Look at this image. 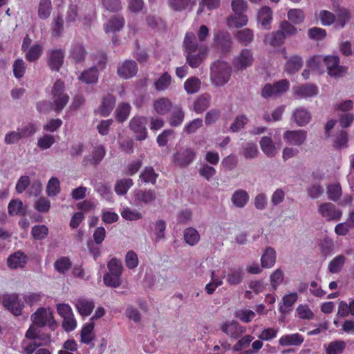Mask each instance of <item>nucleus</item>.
I'll use <instances>...</instances> for the list:
<instances>
[{
    "label": "nucleus",
    "mask_w": 354,
    "mask_h": 354,
    "mask_svg": "<svg viewBox=\"0 0 354 354\" xmlns=\"http://www.w3.org/2000/svg\"><path fill=\"white\" fill-rule=\"evenodd\" d=\"M184 47L187 53V62L192 68L198 67L205 57L207 48L198 47L196 37L193 32H187L184 39Z\"/></svg>",
    "instance_id": "obj_1"
},
{
    "label": "nucleus",
    "mask_w": 354,
    "mask_h": 354,
    "mask_svg": "<svg viewBox=\"0 0 354 354\" xmlns=\"http://www.w3.org/2000/svg\"><path fill=\"white\" fill-rule=\"evenodd\" d=\"M231 76V67L225 62L218 61L211 67L210 77L212 84L216 86L225 85Z\"/></svg>",
    "instance_id": "obj_2"
},
{
    "label": "nucleus",
    "mask_w": 354,
    "mask_h": 354,
    "mask_svg": "<svg viewBox=\"0 0 354 354\" xmlns=\"http://www.w3.org/2000/svg\"><path fill=\"white\" fill-rule=\"evenodd\" d=\"M53 100L55 109L59 112L62 111L68 103L69 97L64 93V84L62 81H57L52 88Z\"/></svg>",
    "instance_id": "obj_3"
},
{
    "label": "nucleus",
    "mask_w": 354,
    "mask_h": 354,
    "mask_svg": "<svg viewBox=\"0 0 354 354\" xmlns=\"http://www.w3.org/2000/svg\"><path fill=\"white\" fill-rule=\"evenodd\" d=\"M3 306L15 316H19L24 307L23 301L18 294H6L2 297Z\"/></svg>",
    "instance_id": "obj_4"
},
{
    "label": "nucleus",
    "mask_w": 354,
    "mask_h": 354,
    "mask_svg": "<svg viewBox=\"0 0 354 354\" xmlns=\"http://www.w3.org/2000/svg\"><path fill=\"white\" fill-rule=\"evenodd\" d=\"M253 53L251 50L243 49L233 60V66L236 71H243L252 65Z\"/></svg>",
    "instance_id": "obj_5"
},
{
    "label": "nucleus",
    "mask_w": 354,
    "mask_h": 354,
    "mask_svg": "<svg viewBox=\"0 0 354 354\" xmlns=\"http://www.w3.org/2000/svg\"><path fill=\"white\" fill-rule=\"evenodd\" d=\"M290 86L288 80H282L274 84H267L261 91V95L264 97H270L276 95H281L286 92Z\"/></svg>",
    "instance_id": "obj_6"
},
{
    "label": "nucleus",
    "mask_w": 354,
    "mask_h": 354,
    "mask_svg": "<svg viewBox=\"0 0 354 354\" xmlns=\"http://www.w3.org/2000/svg\"><path fill=\"white\" fill-rule=\"evenodd\" d=\"M221 330L230 338L236 339L245 332V327L232 320L222 324Z\"/></svg>",
    "instance_id": "obj_7"
},
{
    "label": "nucleus",
    "mask_w": 354,
    "mask_h": 354,
    "mask_svg": "<svg viewBox=\"0 0 354 354\" xmlns=\"http://www.w3.org/2000/svg\"><path fill=\"white\" fill-rule=\"evenodd\" d=\"M319 213L327 221H339L342 212L336 208L335 205L330 203H322L318 209Z\"/></svg>",
    "instance_id": "obj_8"
},
{
    "label": "nucleus",
    "mask_w": 354,
    "mask_h": 354,
    "mask_svg": "<svg viewBox=\"0 0 354 354\" xmlns=\"http://www.w3.org/2000/svg\"><path fill=\"white\" fill-rule=\"evenodd\" d=\"M272 21V11L268 6H263L257 13V23L263 30H270Z\"/></svg>",
    "instance_id": "obj_9"
},
{
    "label": "nucleus",
    "mask_w": 354,
    "mask_h": 354,
    "mask_svg": "<svg viewBox=\"0 0 354 354\" xmlns=\"http://www.w3.org/2000/svg\"><path fill=\"white\" fill-rule=\"evenodd\" d=\"M146 124L147 119L144 117L133 118L130 122L131 128L139 140H145L147 138Z\"/></svg>",
    "instance_id": "obj_10"
},
{
    "label": "nucleus",
    "mask_w": 354,
    "mask_h": 354,
    "mask_svg": "<svg viewBox=\"0 0 354 354\" xmlns=\"http://www.w3.org/2000/svg\"><path fill=\"white\" fill-rule=\"evenodd\" d=\"M74 305L77 312L83 317L89 316L95 308V304L92 299L84 297L75 299Z\"/></svg>",
    "instance_id": "obj_11"
},
{
    "label": "nucleus",
    "mask_w": 354,
    "mask_h": 354,
    "mask_svg": "<svg viewBox=\"0 0 354 354\" xmlns=\"http://www.w3.org/2000/svg\"><path fill=\"white\" fill-rule=\"evenodd\" d=\"M28 261V257L21 251L10 254L7 259V265L11 269L24 268Z\"/></svg>",
    "instance_id": "obj_12"
},
{
    "label": "nucleus",
    "mask_w": 354,
    "mask_h": 354,
    "mask_svg": "<svg viewBox=\"0 0 354 354\" xmlns=\"http://www.w3.org/2000/svg\"><path fill=\"white\" fill-rule=\"evenodd\" d=\"M138 71L137 65L132 60H127L119 65L118 74L122 78L127 79L134 76Z\"/></svg>",
    "instance_id": "obj_13"
},
{
    "label": "nucleus",
    "mask_w": 354,
    "mask_h": 354,
    "mask_svg": "<svg viewBox=\"0 0 354 354\" xmlns=\"http://www.w3.org/2000/svg\"><path fill=\"white\" fill-rule=\"evenodd\" d=\"M33 324L38 327H44L50 319L53 320L51 313H48L45 308H39L32 316Z\"/></svg>",
    "instance_id": "obj_14"
},
{
    "label": "nucleus",
    "mask_w": 354,
    "mask_h": 354,
    "mask_svg": "<svg viewBox=\"0 0 354 354\" xmlns=\"http://www.w3.org/2000/svg\"><path fill=\"white\" fill-rule=\"evenodd\" d=\"M304 341V337L299 333H292L282 335L279 339V344L282 346H300Z\"/></svg>",
    "instance_id": "obj_15"
},
{
    "label": "nucleus",
    "mask_w": 354,
    "mask_h": 354,
    "mask_svg": "<svg viewBox=\"0 0 354 354\" xmlns=\"http://www.w3.org/2000/svg\"><path fill=\"white\" fill-rule=\"evenodd\" d=\"M243 270L240 266H234L229 268L226 275V281L231 286H236L241 283L243 279Z\"/></svg>",
    "instance_id": "obj_16"
},
{
    "label": "nucleus",
    "mask_w": 354,
    "mask_h": 354,
    "mask_svg": "<svg viewBox=\"0 0 354 354\" xmlns=\"http://www.w3.org/2000/svg\"><path fill=\"white\" fill-rule=\"evenodd\" d=\"M285 140L291 145H299L306 138V132L304 130L288 131L284 133Z\"/></svg>",
    "instance_id": "obj_17"
},
{
    "label": "nucleus",
    "mask_w": 354,
    "mask_h": 354,
    "mask_svg": "<svg viewBox=\"0 0 354 354\" xmlns=\"http://www.w3.org/2000/svg\"><path fill=\"white\" fill-rule=\"evenodd\" d=\"M115 103V97L111 95H108L102 99L101 104L98 107L97 112L102 116L106 117L113 110Z\"/></svg>",
    "instance_id": "obj_18"
},
{
    "label": "nucleus",
    "mask_w": 354,
    "mask_h": 354,
    "mask_svg": "<svg viewBox=\"0 0 354 354\" xmlns=\"http://www.w3.org/2000/svg\"><path fill=\"white\" fill-rule=\"evenodd\" d=\"M284 34L279 30L267 34L264 38V43L271 46H279L285 41Z\"/></svg>",
    "instance_id": "obj_19"
},
{
    "label": "nucleus",
    "mask_w": 354,
    "mask_h": 354,
    "mask_svg": "<svg viewBox=\"0 0 354 354\" xmlns=\"http://www.w3.org/2000/svg\"><path fill=\"white\" fill-rule=\"evenodd\" d=\"M135 199L138 203L147 204L156 201V194L153 189H139L135 193Z\"/></svg>",
    "instance_id": "obj_20"
},
{
    "label": "nucleus",
    "mask_w": 354,
    "mask_h": 354,
    "mask_svg": "<svg viewBox=\"0 0 354 354\" xmlns=\"http://www.w3.org/2000/svg\"><path fill=\"white\" fill-rule=\"evenodd\" d=\"M64 53L62 50H53L49 57L48 65L52 70L58 71L64 62Z\"/></svg>",
    "instance_id": "obj_21"
},
{
    "label": "nucleus",
    "mask_w": 354,
    "mask_h": 354,
    "mask_svg": "<svg viewBox=\"0 0 354 354\" xmlns=\"http://www.w3.org/2000/svg\"><path fill=\"white\" fill-rule=\"evenodd\" d=\"M124 19L120 16H115L111 18L104 25V30L106 33H115L120 31L124 26Z\"/></svg>",
    "instance_id": "obj_22"
},
{
    "label": "nucleus",
    "mask_w": 354,
    "mask_h": 354,
    "mask_svg": "<svg viewBox=\"0 0 354 354\" xmlns=\"http://www.w3.org/2000/svg\"><path fill=\"white\" fill-rule=\"evenodd\" d=\"M153 106L158 114L165 115L171 109L172 103L167 97H160L153 102Z\"/></svg>",
    "instance_id": "obj_23"
},
{
    "label": "nucleus",
    "mask_w": 354,
    "mask_h": 354,
    "mask_svg": "<svg viewBox=\"0 0 354 354\" xmlns=\"http://www.w3.org/2000/svg\"><path fill=\"white\" fill-rule=\"evenodd\" d=\"M95 327V323L93 322H89L82 326L81 330V342L86 344H90L95 338L93 330Z\"/></svg>",
    "instance_id": "obj_24"
},
{
    "label": "nucleus",
    "mask_w": 354,
    "mask_h": 354,
    "mask_svg": "<svg viewBox=\"0 0 354 354\" xmlns=\"http://www.w3.org/2000/svg\"><path fill=\"white\" fill-rule=\"evenodd\" d=\"M261 262L263 268H272L276 262V252L274 249L268 247L261 256Z\"/></svg>",
    "instance_id": "obj_25"
},
{
    "label": "nucleus",
    "mask_w": 354,
    "mask_h": 354,
    "mask_svg": "<svg viewBox=\"0 0 354 354\" xmlns=\"http://www.w3.org/2000/svg\"><path fill=\"white\" fill-rule=\"evenodd\" d=\"M248 19L243 13H234L228 17L227 25L232 28H241L247 25Z\"/></svg>",
    "instance_id": "obj_26"
},
{
    "label": "nucleus",
    "mask_w": 354,
    "mask_h": 354,
    "mask_svg": "<svg viewBox=\"0 0 354 354\" xmlns=\"http://www.w3.org/2000/svg\"><path fill=\"white\" fill-rule=\"evenodd\" d=\"M232 202L237 207L242 208L249 201V194L245 190L238 189L232 196Z\"/></svg>",
    "instance_id": "obj_27"
},
{
    "label": "nucleus",
    "mask_w": 354,
    "mask_h": 354,
    "mask_svg": "<svg viewBox=\"0 0 354 354\" xmlns=\"http://www.w3.org/2000/svg\"><path fill=\"white\" fill-rule=\"evenodd\" d=\"M303 65L302 59L298 55H294L287 61L284 69L289 74L297 73Z\"/></svg>",
    "instance_id": "obj_28"
},
{
    "label": "nucleus",
    "mask_w": 354,
    "mask_h": 354,
    "mask_svg": "<svg viewBox=\"0 0 354 354\" xmlns=\"http://www.w3.org/2000/svg\"><path fill=\"white\" fill-rule=\"evenodd\" d=\"M8 209L10 216H24L26 214V209L22 201L19 199L11 200L8 204Z\"/></svg>",
    "instance_id": "obj_29"
},
{
    "label": "nucleus",
    "mask_w": 354,
    "mask_h": 354,
    "mask_svg": "<svg viewBox=\"0 0 354 354\" xmlns=\"http://www.w3.org/2000/svg\"><path fill=\"white\" fill-rule=\"evenodd\" d=\"M72 261L68 257H61L54 263V268L59 273L65 274L72 267Z\"/></svg>",
    "instance_id": "obj_30"
},
{
    "label": "nucleus",
    "mask_w": 354,
    "mask_h": 354,
    "mask_svg": "<svg viewBox=\"0 0 354 354\" xmlns=\"http://www.w3.org/2000/svg\"><path fill=\"white\" fill-rule=\"evenodd\" d=\"M295 94L299 97H310L317 94V88L314 85H302L295 89Z\"/></svg>",
    "instance_id": "obj_31"
},
{
    "label": "nucleus",
    "mask_w": 354,
    "mask_h": 354,
    "mask_svg": "<svg viewBox=\"0 0 354 354\" xmlns=\"http://www.w3.org/2000/svg\"><path fill=\"white\" fill-rule=\"evenodd\" d=\"M287 18L289 21L295 25L302 24L305 20V14L301 9L292 8L287 13Z\"/></svg>",
    "instance_id": "obj_32"
},
{
    "label": "nucleus",
    "mask_w": 354,
    "mask_h": 354,
    "mask_svg": "<svg viewBox=\"0 0 354 354\" xmlns=\"http://www.w3.org/2000/svg\"><path fill=\"white\" fill-rule=\"evenodd\" d=\"M184 239L187 244L194 246L196 245L200 240V234L198 231L193 227H188L184 230Z\"/></svg>",
    "instance_id": "obj_33"
},
{
    "label": "nucleus",
    "mask_w": 354,
    "mask_h": 354,
    "mask_svg": "<svg viewBox=\"0 0 354 354\" xmlns=\"http://www.w3.org/2000/svg\"><path fill=\"white\" fill-rule=\"evenodd\" d=\"M324 57L322 55H315L310 58L307 62V67L310 71H315L318 74L323 73L322 64H324Z\"/></svg>",
    "instance_id": "obj_34"
},
{
    "label": "nucleus",
    "mask_w": 354,
    "mask_h": 354,
    "mask_svg": "<svg viewBox=\"0 0 354 354\" xmlns=\"http://www.w3.org/2000/svg\"><path fill=\"white\" fill-rule=\"evenodd\" d=\"M346 348L343 340H335L330 342L326 348V354H342Z\"/></svg>",
    "instance_id": "obj_35"
},
{
    "label": "nucleus",
    "mask_w": 354,
    "mask_h": 354,
    "mask_svg": "<svg viewBox=\"0 0 354 354\" xmlns=\"http://www.w3.org/2000/svg\"><path fill=\"white\" fill-rule=\"evenodd\" d=\"M21 353L22 354H33L36 352L38 348L41 346V343L34 341L24 339L21 342Z\"/></svg>",
    "instance_id": "obj_36"
},
{
    "label": "nucleus",
    "mask_w": 354,
    "mask_h": 354,
    "mask_svg": "<svg viewBox=\"0 0 354 354\" xmlns=\"http://www.w3.org/2000/svg\"><path fill=\"white\" fill-rule=\"evenodd\" d=\"M346 261L344 255L339 254L333 259L328 264V270L331 273H338L341 271Z\"/></svg>",
    "instance_id": "obj_37"
},
{
    "label": "nucleus",
    "mask_w": 354,
    "mask_h": 354,
    "mask_svg": "<svg viewBox=\"0 0 354 354\" xmlns=\"http://www.w3.org/2000/svg\"><path fill=\"white\" fill-rule=\"evenodd\" d=\"M133 184V183L130 178L118 180L115 184V192L118 195H124Z\"/></svg>",
    "instance_id": "obj_38"
},
{
    "label": "nucleus",
    "mask_w": 354,
    "mask_h": 354,
    "mask_svg": "<svg viewBox=\"0 0 354 354\" xmlns=\"http://www.w3.org/2000/svg\"><path fill=\"white\" fill-rule=\"evenodd\" d=\"M171 82V77L167 73H165L158 77L154 82L155 88L157 91H162L166 90Z\"/></svg>",
    "instance_id": "obj_39"
},
{
    "label": "nucleus",
    "mask_w": 354,
    "mask_h": 354,
    "mask_svg": "<svg viewBox=\"0 0 354 354\" xmlns=\"http://www.w3.org/2000/svg\"><path fill=\"white\" fill-rule=\"evenodd\" d=\"M103 281L107 287L118 288L121 283V276L106 272L103 276Z\"/></svg>",
    "instance_id": "obj_40"
},
{
    "label": "nucleus",
    "mask_w": 354,
    "mask_h": 354,
    "mask_svg": "<svg viewBox=\"0 0 354 354\" xmlns=\"http://www.w3.org/2000/svg\"><path fill=\"white\" fill-rule=\"evenodd\" d=\"M43 52V48L40 44H34L26 51V58L30 62L37 59Z\"/></svg>",
    "instance_id": "obj_41"
},
{
    "label": "nucleus",
    "mask_w": 354,
    "mask_h": 354,
    "mask_svg": "<svg viewBox=\"0 0 354 354\" xmlns=\"http://www.w3.org/2000/svg\"><path fill=\"white\" fill-rule=\"evenodd\" d=\"M310 114L304 109H297L294 113V119L299 126H304L310 120Z\"/></svg>",
    "instance_id": "obj_42"
},
{
    "label": "nucleus",
    "mask_w": 354,
    "mask_h": 354,
    "mask_svg": "<svg viewBox=\"0 0 354 354\" xmlns=\"http://www.w3.org/2000/svg\"><path fill=\"white\" fill-rule=\"evenodd\" d=\"M254 337L250 335H246L239 339L236 343L233 346L232 350L234 352L243 351V350L249 347L250 343L254 339Z\"/></svg>",
    "instance_id": "obj_43"
},
{
    "label": "nucleus",
    "mask_w": 354,
    "mask_h": 354,
    "mask_svg": "<svg viewBox=\"0 0 354 354\" xmlns=\"http://www.w3.org/2000/svg\"><path fill=\"white\" fill-rule=\"evenodd\" d=\"M236 37L239 42L247 46L253 40V31L249 28L243 29L237 32Z\"/></svg>",
    "instance_id": "obj_44"
},
{
    "label": "nucleus",
    "mask_w": 354,
    "mask_h": 354,
    "mask_svg": "<svg viewBox=\"0 0 354 354\" xmlns=\"http://www.w3.org/2000/svg\"><path fill=\"white\" fill-rule=\"evenodd\" d=\"M109 273L122 276L123 266L122 261L116 258H112L107 263Z\"/></svg>",
    "instance_id": "obj_45"
},
{
    "label": "nucleus",
    "mask_w": 354,
    "mask_h": 354,
    "mask_svg": "<svg viewBox=\"0 0 354 354\" xmlns=\"http://www.w3.org/2000/svg\"><path fill=\"white\" fill-rule=\"evenodd\" d=\"M201 81L196 77L188 78L184 83L185 90L187 93H194L201 88Z\"/></svg>",
    "instance_id": "obj_46"
},
{
    "label": "nucleus",
    "mask_w": 354,
    "mask_h": 354,
    "mask_svg": "<svg viewBox=\"0 0 354 354\" xmlns=\"http://www.w3.org/2000/svg\"><path fill=\"white\" fill-rule=\"evenodd\" d=\"M131 106L129 104L123 103L120 104L115 111V118L119 122L126 120L130 113Z\"/></svg>",
    "instance_id": "obj_47"
},
{
    "label": "nucleus",
    "mask_w": 354,
    "mask_h": 354,
    "mask_svg": "<svg viewBox=\"0 0 354 354\" xmlns=\"http://www.w3.org/2000/svg\"><path fill=\"white\" fill-rule=\"evenodd\" d=\"M59 180L56 177H52L47 185L46 193L50 197L57 195L60 192Z\"/></svg>",
    "instance_id": "obj_48"
},
{
    "label": "nucleus",
    "mask_w": 354,
    "mask_h": 354,
    "mask_svg": "<svg viewBox=\"0 0 354 354\" xmlns=\"http://www.w3.org/2000/svg\"><path fill=\"white\" fill-rule=\"evenodd\" d=\"M279 30L283 32L285 38L286 36H295L298 32V29L287 20H283L280 23Z\"/></svg>",
    "instance_id": "obj_49"
},
{
    "label": "nucleus",
    "mask_w": 354,
    "mask_h": 354,
    "mask_svg": "<svg viewBox=\"0 0 354 354\" xmlns=\"http://www.w3.org/2000/svg\"><path fill=\"white\" fill-rule=\"evenodd\" d=\"M296 312L299 318L301 319H313L315 317L314 313L307 304H300L297 306Z\"/></svg>",
    "instance_id": "obj_50"
},
{
    "label": "nucleus",
    "mask_w": 354,
    "mask_h": 354,
    "mask_svg": "<svg viewBox=\"0 0 354 354\" xmlns=\"http://www.w3.org/2000/svg\"><path fill=\"white\" fill-rule=\"evenodd\" d=\"M214 41L221 47L230 48L232 44V39L227 32H220L216 34Z\"/></svg>",
    "instance_id": "obj_51"
},
{
    "label": "nucleus",
    "mask_w": 354,
    "mask_h": 354,
    "mask_svg": "<svg viewBox=\"0 0 354 354\" xmlns=\"http://www.w3.org/2000/svg\"><path fill=\"white\" fill-rule=\"evenodd\" d=\"M82 82L87 84L95 82L98 79L97 71L95 68H91L82 73L80 78Z\"/></svg>",
    "instance_id": "obj_52"
},
{
    "label": "nucleus",
    "mask_w": 354,
    "mask_h": 354,
    "mask_svg": "<svg viewBox=\"0 0 354 354\" xmlns=\"http://www.w3.org/2000/svg\"><path fill=\"white\" fill-rule=\"evenodd\" d=\"M184 113L179 107H176L169 118V124L171 127L180 126L184 120Z\"/></svg>",
    "instance_id": "obj_53"
},
{
    "label": "nucleus",
    "mask_w": 354,
    "mask_h": 354,
    "mask_svg": "<svg viewBox=\"0 0 354 354\" xmlns=\"http://www.w3.org/2000/svg\"><path fill=\"white\" fill-rule=\"evenodd\" d=\"M158 175L154 171L152 167H146L144 171L140 174V178L145 183H151L154 185Z\"/></svg>",
    "instance_id": "obj_54"
},
{
    "label": "nucleus",
    "mask_w": 354,
    "mask_h": 354,
    "mask_svg": "<svg viewBox=\"0 0 354 354\" xmlns=\"http://www.w3.org/2000/svg\"><path fill=\"white\" fill-rule=\"evenodd\" d=\"M50 0H41L38 8V15L39 18L43 19L48 18L50 16Z\"/></svg>",
    "instance_id": "obj_55"
},
{
    "label": "nucleus",
    "mask_w": 354,
    "mask_h": 354,
    "mask_svg": "<svg viewBox=\"0 0 354 354\" xmlns=\"http://www.w3.org/2000/svg\"><path fill=\"white\" fill-rule=\"evenodd\" d=\"M48 229L44 225H35L32 228L31 234L36 240H42L46 238Z\"/></svg>",
    "instance_id": "obj_56"
},
{
    "label": "nucleus",
    "mask_w": 354,
    "mask_h": 354,
    "mask_svg": "<svg viewBox=\"0 0 354 354\" xmlns=\"http://www.w3.org/2000/svg\"><path fill=\"white\" fill-rule=\"evenodd\" d=\"M175 138V132L173 130H165L157 137V143L159 146H165L167 142Z\"/></svg>",
    "instance_id": "obj_57"
},
{
    "label": "nucleus",
    "mask_w": 354,
    "mask_h": 354,
    "mask_svg": "<svg viewBox=\"0 0 354 354\" xmlns=\"http://www.w3.org/2000/svg\"><path fill=\"white\" fill-rule=\"evenodd\" d=\"M321 24L324 26H330L335 23L336 17L332 12L328 10H321L318 14Z\"/></svg>",
    "instance_id": "obj_58"
},
{
    "label": "nucleus",
    "mask_w": 354,
    "mask_h": 354,
    "mask_svg": "<svg viewBox=\"0 0 354 354\" xmlns=\"http://www.w3.org/2000/svg\"><path fill=\"white\" fill-rule=\"evenodd\" d=\"M209 100V96L201 95L198 97L194 102V110L198 113L204 111L208 108Z\"/></svg>",
    "instance_id": "obj_59"
},
{
    "label": "nucleus",
    "mask_w": 354,
    "mask_h": 354,
    "mask_svg": "<svg viewBox=\"0 0 354 354\" xmlns=\"http://www.w3.org/2000/svg\"><path fill=\"white\" fill-rule=\"evenodd\" d=\"M138 263L137 254L133 250L128 251L125 256V264L127 268L133 270L138 266Z\"/></svg>",
    "instance_id": "obj_60"
},
{
    "label": "nucleus",
    "mask_w": 354,
    "mask_h": 354,
    "mask_svg": "<svg viewBox=\"0 0 354 354\" xmlns=\"http://www.w3.org/2000/svg\"><path fill=\"white\" fill-rule=\"evenodd\" d=\"M195 2V0H168L169 6L174 10H182Z\"/></svg>",
    "instance_id": "obj_61"
},
{
    "label": "nucleus",
    "mask_w": 354,
    "mask_h": 354,
    "mask_svg": "<svg viewBox=\"0 0 354 354\" xmlns=\"http://www.w3.org/2000/svg\"><path fill=\"white\" fill-rule=\"evenodd\" d=\"M24 138V128L18 129L16 131L7 133L5 136V142L7 144H13Z\"/></svg>",
    "instance_id": "obj_62"
},
{
    "label": "nucleus",
    "mask_w": 354,
    "mask_h": 354,
    "mask_svg": "<svg viewBox=\"0 0 354 354\" xmlns=\"http://www.w3.org/2000/svg\"><path fill=\"white\" fill-rule=\"evenodd\" d=\"M327 194L330 200L337 201L342 194V188L340 185L335 184L329 185L328 187Z\"/></svg>",
    "instance_id": "obj_63"
},
{
    "label": "nucleus",
    "mask_w": 354,
    "mask_h": 354,
    "mask_svg": "<svg viewBox=\"0 0 354 354\" xmlns=\"http://www.w3.org/2000/svg\"><path fill=\"white\" fill-rule=\"evenodd\" d=\"M85 50L81 45H74L71 50V57L75 62H79L84 59Z\"/></svg>",
    "instance_id": "obj_64"
}]
</instances>
